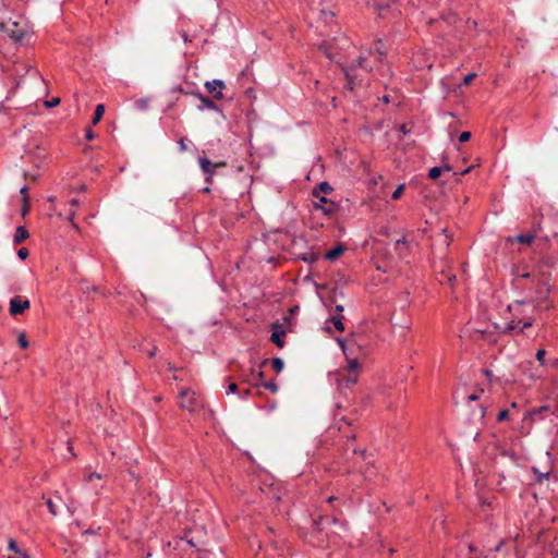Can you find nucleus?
<instances>
[{
  "instance_id": "f257e3e1",
  "label": "nucleus",
  "mask_w": 558,
  "mask_h": 558,
  "mask_svg": "<svg viewBox=\"0 0 558 558\" xmlns=\"http://www.w3.org/2000/svg\"><path fill=\"white\" fill-rule=\"evenodd\" d=\"M527 305H530V302L524 300H517L508 305V311L511 313L513 319L507 323L505 331H514L520 323H522V327L519 329V332H523L525 328L533 326L534 320L532 313L535 311L536 306L531 304V311H527L525 308Z\"/></svg>"
},
{
  "instance_id": "f03ea898",
  "label": "nucleus",
  "mask_w": 558,
  "mask_h": 558,
  "mask_svg": "<svg viewBox=\"0 0 558 558\" xmlns=\"http://www.w3.org/2000/svg\"><path fill=\"white\" fill-rule=\"evenodd\" d=\"M361 364L355 357H347V367L340 368L335 374V380L339 390L352 388L359 380Z\"/></svg>"
},
{
  "instance_id": "7ed1b4c3",
  "label": "nucleus",
  "mask_w": 558,
  "mask_h": 558,
  "mask_svg": "<svg viewBox=\"0 0 558 558\" xmlns=\"http://www.w3.org/2000/svg\"><path fill=\"white\" fill-rule=\"evenodd\" d=\"M371 71L372 66L368 65L366 58L364 56L357 57L344 69L348 88L353 90L354 86L363 81V74H368Z\"/></svg>"
},
{
  "instance_id": "20e7f679",
  "label": "nucleus",
  "mask_w": 558,
  "mask_h": 558,
  "mask_svg": "<svg viewBox=\"0 0 558 558\" xmlns=\"http://www.w3.org/2000/svg\"><path fill=\"white\" fill-rule=\"evenodd\" d=\"M198 165L205 174V182L207 184H210L213 182V178L216 173V169L225 167L226 162L221 161V162L214 163L207 157H199Z\"/></svg>"
},
{
  "instance_id": "39448f33",
  "label": "nucleus",
  "mask_w": 558,
  "mask_h": 558,
  "mask_svg": "<svg viewBox=\"0 0 558 558\" xmlns=\"http://www.w3.org/2000/svg\"><path fill=\"white\" fill-rule=\"evenodd\" d=\"M197 404V399L195 397V392L190 389H183L179 393V405L183 410H187L190 412L194 411Z\"/></svg>"
},
{
  "instance_id": "423d86ee",
  "label": "nucleus",
  "mask_w": 558,
  "mask_h": 558,
  "mask_svg": "<svg viewBox=\"0 0 558 558\" xmlns=\"http://www.w3.org/2000/svg\"><path fill=\"white\" fill-rule=\"evenodd\" d=\"M31 307V302L23 296H14L10 300L9 312L12 316L23 314Z\"/></svg>"
},
{
  "instance_id": "0eeeda50",
  "label": "nucleus",
  "mask_w": 558,
  "mask_h": 558,
  "mask_svg": "<svg viewBox=\"0 0 558 558\" xmlns=\"http://www.w3.org/2000/svg\"><path fill=\"white\" fill-rule=\"evenodd\" d=\"M205 87L208 93H210L214 98L220 99L222 98V88H225V83L221 80H213L211 82H206Z\"/></svg>"
},
{
  "instance_id": "6e6552de",
  "label": "nucleus",
  "mask_w": 558,
  "mask_h": 558,
  "mask_svg": "<svg viewBox=\"0 0 558 558\" xmlns=\"http://www.w3.org/2000/svg\"><path fill=\"white\" fill-rule=\"evenodd\" d=\"M197 98L199 99L201 104L198 105V110L203 111L205 109H209V110H213V111H217L219 113H221V109L218 107V105H216L210 98H208L207 96L201 94V93H197L196 94Z\"/></svg>"
},
{
  "instance_id": "1a4fd4ad",
  "label": "nucleus",
  "mask_w": 558,
  "mask_h": 558,
  "mask_svg": "<svg viewBox=\"0 0 558 558\" xmlns=\"http://www.w3.org/2000/svg\"><path fill=\"white\" fill-rule=\"evenodd\" d=\"M318 19L322 20L325 24H330L333 22L336 17V11L332 5L317 8Z\"/></svg>"
},
{
  "instance_id": "9d476101",
  "label": "nucleus",
  "mask_w": 558,
  "mask_h": 558,
  "mask_svg": "<svg viewBox=\"0 0 558 558\" xmlns=\"http://www.w3.org/2000/svg\"><path fill=\"white\" fill-rule=\"evenodd\" d=\"M345 251V245L342 243L337 244L331 250L327 251L325 254V259L327 260H336L339 256H341Z\"/></svg>"
},
{
  "instance_id": "9b49d317",
  "label": "nucleus",
  "mask_w": 558,
  "mask_h": 558,
  "mask_svg": "<svg viewBox=\"0 0 558 558\" xmlns=\"http://www.w3.org/2000/svg\"><path fill=\"white\" fill-rule=\"evenodd\" d=\"M28 236H29V233H28L27 229L24 226H19L15 229V233L13 236V244L17 245V244L22 243L23 241H25Z\"/></svg>"
},
{
  "instance_id": "f8f14e48",
  "label": "nucleus",
  "mask_w": 558,
  "mask_h": 558,
  "mask_svg": "<svg viewBox=\"0 0 558 558\" xmlns=\"http://www.w3.org/2000/svg\"><path fill=\"white\" fill-rule=\"evenodd\" d=\"M373 51H374V52H376V53L378 54V58H377V59H378V61H379V62H383L384 57L387 54V50H386V48H385L384 43H383L380 39H378V40L376 41V44H375V46H374V49H373V50H371V53H372Z\"/></svg>"
},
{
  "instance_id": "ddd939ff",
  "label": "nucleus",
  "mask_w": 558,
  "mask_h": 558,
  "mask_svg": "<svg viewBox=\"0 0 558 558\" xmlns=\"http://www.w3.org/2000/svg\"><path fill=\"white\" fill-rule=\"evenodd\" d=\"M344 316L342 314H336L331 316L330 322L333 324L335 328L342 332L344 331V324H343Z\"/></svg>"
},
{
  "instance_id": "4468645a",
  "label": "nucleus",
  "mask_w": 558,
  "mask_h": 558,
  "mask_svg": "<svg viewBox=\"0 0 558 558\" xmlns=\"http://www.w3.org/2000/svg\"><path fill=\"white\" fill-rule=\"evenodd\" d=\"M532 472L533 474L535 475V482L537 484H541L543 481L545 480H548L551 472L550 471H546V472H541L537 468L533 466L532 468Z\"/></svg>"
},
{
  "instance_id": "2eb2a0df",
  "label": "nucleus",
  "mask_w": 558,
  "mask_h": 558,
  "mask_svg": "<svg viewBox=\"0 0 558 558\" xmlns=\"http://www.w3.org/2000/svg\"><path fill=\"white\" fill-rule=\"evenodd\" d=\"M550 409L548 405H541L538 408H535L533 409L531 412H530V415L533 417V418H544L543 416V413L545 412H549Z\"/></svg>"
},
{
  "instance_id": "dca6fc26",
  "label": "nucleus",
  "mask_w": 558,
  "mask_h": 558,
  "mask_svg": "<svg viewBox=\"0 0 558 558\" xmlns=\"http://www.w3.org/2000/svg\"><path fill=\"white\" fill-rule=\"evenodd\" d=\"M535 239V235L531 232L519 234L514 238V240L522 244H531Z\"/></svg>"
},
{
  "instance_id": "f3484780",
  "label": "nucleus",
  "mask_w": 558,
  "mask_h": 558,
  "mask_svg": "<svg viewBox=\"0 0 558 558\" xmlns=\"http://www.w3.org/2000/svg\"><path fill=\"white\" fill-rule=\"evenodd\" d=\"M105 113V106L102 104H98L95 109L94 118H93V125H96L102 118Z\"/></svg>"
},
{
  "instance_id": "a211bd4d",
  "label": "nucleus",
  "mask_w": 558,
  "mask_h": 558,
  "mask_svg": "<svg viewBox=\"0 0 558 558\" xmlns=\"http://www.w3.org/2000/svg\"><path fill=\"white\" fill-rule=\"evenodd\" d=\"M253 386L254 387H264V388L270 390L272 393H276L278 391V385L272 380L266 381V383H254Z\"/></svg>"
},
{
  "instance_id": "6ab92c4d",
  "label": "nucleus",
  "mask_w": 558,
  "mask_h": 558,
  "mask_svg": "<svg viewBox=\"0 0 558 558\" xmlns=\"http://www.w3.org/2000/svg\"><path fill=\"white\" fill-rule=\"evenodd\" d=\"M271 546L274 547V549L280 551V556L284 555L286 549L289 550L283 541H271Z\"/></svg>"
},
{
  "instance_id": "aec40b11",
  "label": "nucleus",
  "mask_w": 558,
  "mask_h": 558,
  "mask_svg": "<svg viewBox=\"0 0 558 558\" xmlns=\"http://www.w3.org/2000/svg\"><path fill=\"white\" fill-rule=\"evenodd\" d=\"M320 203H324L325 206H320V208L323 209V211L325 214H330L332 210H333V203H329L328 199L326 197H320L319 198ZM319 207V205H317Z\"/></svg>"
},
{
  "instance_id": "412c9836",
  "label": "nucleus",
  "mask_w": 558,
  "mask_h": 558,
  "mask_svg": "<svg viewBox=\"0 0 558 558\" xmlns=\"http://www.w3.org/2000/svg\"><path fill=\"white\" fill-rule=\"evenodd\" d=\"M271 366H272V368H274L276 372H278V373H279V372H281V371H282V368H283V366H284V363H283L282 359H280V357H274V359L271 360Z\"/></svg>"
},
{
  "instance_id": "4be33fe9",
  "label": "nucleus",
  "mask_w": 558,
  "mask_h": 558,
  "mask_svg": "<svg viewBox=\"0 0 558 558\" xmlns=\"http://www.w3.org/2000/svg\"><path fill=\"white\" fill-rule=\"evenodd\" d=\"M282 335H283V331H280L279 333L272 332V335H271V341L274 343H276L279 348H282L284 344L283 340L281 339Z\"/></svg>"
},
{
  "instance_id": "5701e85b",
  "label": "nucleus",
  "mask_w": 558,
  "mask_h": 558,
  "mask_svg": "<svg viewBox=\"0 0 558 558\" xmlns=\"http://www.w3.org/2000/svg\"><path fill=\"white\" fill-rule=\"evenodd\" d=\"M441 173L442 172L440 170V167H433L428 171V178L432 180H436L437 178L440 177Z\"/></svg>"
},
{
  "instance_id": "b1692460",
  "label": "nucleus",
  "mask_w": 558,
  "mask_h": 558,
  "mask_svg": "<svg viewBox=\"0 0 558 558\" xmlns=\"http://www.w3.org/2000/svg\"><path fill=\"white\" fill-rule=\"evenodd\" d=\"M325 522H327V523H333V524H337V523H339V520H338V519H336V518H333V517H332V518H329V517L320 518V519H319V521H318V522H316V523H317L318 529H320V525H324V524H325Z\"/></svg>"
},
{
  "instance_id": "393cba45",
  "label": "nucleus",
  "mask_w": 558,
  "mask_h": 558,
  "mask_svg": "<svg viewBox=\"0 0 558 558\" xmlns=\"http://www.w3.org/2000/svg\"><path fill=\"white\" fill-rule=\"evenodd\" d=\"M46 505H47V508H48L49 512L52 515H57V513H58L57 506H56V504L53 502V500L51 498H48L46 500Z\"/></svg>"
},
{
  "instance_id": "a878e982",
  "label": "nucleus",
  "mask_w": 558,
  "mask_h": 558,
  "mask_svg": "<svg viewBox=\"0 0 558 558\" xmlns=\"http://www.w3.org/2000/svg\"><path fill=\"white\" fill-rule=\"evenodd\" d=\"M545 355H546V351L544 349H538L537 350V352H536V360L539 362L541 366H544L546 364Z\"/></svg>"
},
{
  "instance_id": "bb28decb",
  "label": "nucleus",
  "mask_w": 558,
  "mask_h": 558,
  "mask_svg": "<svg viewBox=\"0 0 558 558\" xmlns=\"http://www.w3.org/2000/svg\"><path fill=\"white\" fill-rule=\"evenodd\" d=\"M226 393L227 395L236 393L239 396V386L235 383H230L227 386Z\"/></svg>"
},
{
  "instance_id": "cd10ccee",
  "label": "nucleus",
  "mask_w": 558,
  "mask_h": 558,
  "mask_svg": "<svg viewBox=\"0 0 558 558\" xmlns=\"http://www.w3.org/2000/svg\"><path fill=\"white\" fill-rule=\"evenodd\" d=\"M403 190H404V184H399L397 186V189L393 191V193L391 195V198L392 199H398L401 196Z\"/></svg>"
},
{
  "instance_id": "c85d7f7f",
  "label": "nucleus",
  "mask_w": 558,
  "mask_h": 558,
  "mask_svg": "<svg viewBox=\"0 0 558 558\" xmlns=\"http://www.w3.org/2000/svg\"><path fill=\"white\" fill-rule=\"evenodd\" d=\"M19 344L21 348L25 349L28 347V341L26 339V336L24 333H21L17 338Z\"/></svg>"
},
{
  "instance_id": "c756f323",
  "label": "nucleus",
  "mask_w": 558,
  "mask_h": 558,
  "mask_svg": "<svg viewBox=\"0 0 558 558\" xmlns=\"http://www.w3.org/2000/svg\"><path fill=\"white\" fill-rule=\"evenodd\" d=\"M336 341H337V343L339 344V347H340L341 351L343 352V354L345 355V357H349V356H348V354H347V350H348V348H347V345H345V341H344V339H342V338H337V339H336Z\"/></svg>"
},
{
  "instance_id": "7c9ffc66",
  "label": "nucleus",
  "mask_w": 558,
  "mask_h": 558,
  "mask_svg": "<svg viewBox=\"0 0 558 558\" xmlns=\"http://www.w3.org/2000/svg\"><path fill=\"white\" fill-rule=\"evenodd\" d=\"M28 250L25 247H22L17 251V257L22 260L26 259L28 257Z\"/></svg>"
},
{
  "instance_id": "2f4dec72",
  "label": "nucleus",
  "mask_w": 558,
  "mask_h": 558,
  "mask_svg": "<svg viewBox=\"0 0 558 558\" xmlns=\"http://www.w3.org/2000/svg\"><path fill=\"white\" fill-rule=\"evenodd\" d=\"M251 376L252 378H256L257 380L255 383H262V378L264 377V373L262 371H258L255 373L254 369H251Z\"/></svg>"
},
{
  "instance_id": "473e14b6",
  "label": "nucleus",
  "mask_w": 558,
  "mask_h": 558,
  "mask_svg": "<svg viewBox=\"0 0 558 558\" xmlns=\"http://www.w3.org/2000/svg\"><path fill=\"white\" fill-rule=\"evenodd\" d=\"M250 395H251V389L247 388V389H244V390H239V396L238 397L241 400H246Z\"/></svg>"
},
{
  "instance_id": "72a5a7b5",
  "label": "nucleus",
  "mask_w": 558,
  "mask_h": 558,
  "mask_svg": "<svg viewBox=\"0 0 558 558\" xmlns=\"http://www.w3.org/2000/svg\"><path fill=\"white\" fill-rule=\"evenodd\" d=\"M471 138V132L464 131L459 136V142L464 143L468 142Z\"/></svg>"
},
{
  "instance_id": "f704fd0d",
  "label": "nucleus",
  "mask_w": 558,
  "mask_h": 558,
  "mask_svg": "<svg viewBox=\"0 0 558 558\" xmlns=\"http://www.w3.org/2000/svg\"><path fill=\"white\" fill-rule=\"evenodd\" d=\"M8 549H9V550H12V551H14V553H16V549H20V548L17 547V543L15 542V539H13V538H10V539H9V542H8Z\"/></svg>"
},
{
  "instance_id": "c9c22d12",
  "label": "nucleus",
  "mask_w": 558,
  "mask_h": 558,
  "mask_svg": "<svg viewBox=\"0 0 558 558\" xmlns=\"http://www.w3.org/2000/svg\"><path fill=\"white\" fill-rule=\"evenodd\" d=\"M8 558H29V556L25 551H22L21 549H16L15 555L9 556Z\"/></svg>"
},
{
  "instance_id": "e433bc0d",
  "label": "nucleus",
  "mask_w": 558,
  "mask_h": 558,
  "mask_svg": "<svg viewBox=\"0 0 558 558\" xmlns=\"http://www.w3.org/2000/svg\"><path fill=\"white\" fill-rule=\"evenodd\" d=\"M319 189H320V191H323V192H325V193H329V192H331V191H332V187H331V186L329 185V183H327V182H322V183L319 184Z\"/></svg>"
},
{
  "instance_id": "4c0bfd02",
  "label": "nucleus",
  "mask_w": 558,
  "mask_h": 558,
  "mask_svg": "<svg viewBox=\"0 0 558 558\" xmlns=\"http://www.w3.org/2000/svg\"><path fill=\"white\" fill-rule=\"evenodd\" d=\"M508 416H509V411H508V410H506V409H504V410H501V411L498 413L497 420H498V421H504V420L508 418Z\"/></svg>"
},
{
  "instance_id": "58836bf2",
  "label": "nucleus",
  "mask_w": 558,
  "mask_h": 558,
  "mask_svg": "<svg viewBox=\"0 0 558 558\" xmlns=\"http://www.w3.org/2000/svg\"><path fill=\"white\" fill-rule=\"evenodd\" d=\"M475 75H476L475 73H469V74H466V75L463 77V84H464V85H469V84L472 82V80L475 77Z\"/></svg>"
},
{
  "instance_id": "ea45409f",
  "label": "nucleus",
  "mask_w": 558,
  "mask_h": 558,
  "mask_svg": "<svg viewBox=\"0 0 558 558\" xmlns=\"http://www.w3.org/2000/svg\"><path fill=\"white\" fill-rule=\"evenodd\" d=\"M27 190H28V189H27V186H26V185L22 186V187H21V190H20V193H21V195H22V197H23V202H24V203H27V199H28V196H27Z\"/></svg>"
},
{
  "instance_id": "a19ab883",
  "label": "nucleus",
  "mask_w": 558,
  "mask_h": 558,
  "mask_svg": "<svg viewBox=\"0 0 558 558\" xmlns=\"http://www.w3.org/2000/svg\"><path fill=\"white\" fill-rule=\"evenodd\" d=\"M101 475L99 473H96V472H92L89 474L86 475V481L87 482H90L93 481L94 478H100Z\"/></svg>"
},
{
  "instance_id": "79ce46f5",
  "label": "nucleus",
  "mask_w": 558,
  "mask_h": 558,
  "mask_svg": "<svg viewBox=\"0 0 558 558\" xmlns=\"http://www.w3.org/2000/svg\"><path fill=\"white\" fill-rule=\"evenodd\" d=\"M11 37L14 38L16 41H21L24 37V34L22 32H12Z\"/></svg>"
},
{
  "instance_id": "37998d69",
  "label": "nucleus",
  "mask_w": 558,
  "mask_h": 558,
  "mask_svg": "<svg viewBox=\"0 0 558 558\" xmlns=\"http://www.w3.org/2000/svg\"><path fill=\"white\" fill-rule=\"evenodd\" d=\"M94 137H95V133L93 132V130L90 128L87 129L86 133H85V138L87 141H92Z\"/></svg>"
},
{
  "instance_id": "c03bdc74",
  "label": "nucleus",
  "mask_w": 558,
  "mask_h": 558,
  "mask_svg": "<svg viewBox=\"0 0 558 558\" xmlns=\"http://www.w3.org/2000/svg\"><path fill=\"white\" fill-rule=\"evenodd\" d=\"M59 102H60V99H59V98H52L50 101H47V102H46V106H47L48 108H51V107L57 106Z\"/></svg>"
},
{
  "instance_id": "a18cd8bd",
  "label": "nucleus",
  "mask_w": 558,
  "mask_h": 558,
  "mask_svg": "<svg viewBox=\"0 0 558 558\" xmlns=\"http://www.w3.org/2000/svg\"><path fill=\"white\" fill-rule=\"evenodd\" d=\"M527 376H529V378H531V379H533V380L539 379V378L542 377V375H541V374H538L536 371H534V372H530V373L527 374Z\"/></svg>"
},
{
  "instance_id": "49530a36",
  "label": "nucleus",
  "mask_w": 558,
  "mask_h": 558,
  "mask_svg": "<svg viewBox=\"0 0 558 558\" xmlns=\"http://www.w3.org/2000/svg\"><path fill=\"white\" fill-rule=\"evenodd\" d=\"M179 147H180V150H181V151H185V150L187 149V145H186V143H185V140H184V138H181V140L179 141Z\"/></svg>"
},
{
  "instance_id": "de8ad7c7",
  "label": "nucleus",
  "mask_w": 558,
  "mask_h": 558,
  "mask_svg": "<svg viewBox=\"0 0 558 558\" xmlns=\"http://www.w3.org/2000/svg\"><path fill=\"white\" fill-rule=\"evenodd\" d=\"M156 353H157V347L156 345H151V348L147 350V354L150 357L155 356Z\"/></svg>"
},
{
  "instance_id": "09e8293b",
  "label": "nucleus",
  "mask_w": 558,
  "mask_h": 558,
  "mask_svg": "<svg viewBox=\"0 0 558 558\" xmlns=\"http://www.w3.org/2000/svg\"><path fill=\"white\" fill-rule=\"evenodd\" d=\"M440 167V170L441 172H450L452 170V167L448 163H445L442 166H439Z\"/></svg>"
},
{
  "instance_id": "8fccbe9b",
  "label": "nucleus",
  "mask_w": 558,
  "mask_h": 558,
  "mask_svg": "<svg viewBox=\"0 0 558 558\" xmlns=\"http://www.w3.org/2000/svg\"><path fill=\"white\" fill-rule=\"evenodd\" d=\"M251 377H252L251 374L250 375H245V376H243L242 381L243 383H248V384L253 385L254 384V379H251Z\"/></svg>"
},
{
  "instance_id": "3c124183",
  "label": "nucleus",
  "mask_w": 558,
  "mask_h": 558,
  "mask_svg": "<svg viewBox=\"0 0 558 558\" xmlns=\"http://www.w3.org/2000/svg\"><path fill=\"white\" fill-rule=\"evenodd\" d=\"M478 398H480V396H478L477 393H472V395H470V396H468V397H466V400H468L469 402H471V401H475V400H477Z\"/></svg>"
},
{
  "instance_id": "603ef678",
  "label": "nucleus",
  "mask_w": 558,
  "mask_h": 558,
  "mask_svg": "<svg viewBox=\"0 0 558 558\" xmlns=\"http://www.w3.org/2000/svg\"><path fill=\"white\" fill-rule=\"evenodd\" d=\"M471 169H472V167H469V168L461 170L460 172H456L454 174L464 175V174L469 173L471 171Z\"/></svg>"
},
{
  "instance_id": "864d4df0",
  "label": "nucleus",
  "mask_w": 558,
  "mask_h": 558,
  "mask_svg": "<svg viewBox=\"0 0 558 558\" xmlns=\"http://www.w3.org/2000/svg\"><path fill=\"white\" fill-rule=\"evenodd\" d=\"M37 150H38V155H37L38 158H44L46 156V153L43 148L37 147Z\"/></svg>"
},
{
  "instance_id": "5fc2aeb1",
  "label": "nucleus",
  "mask_w": 558,
  "mask_h": 558,
  "mask_svg": "<svg viewBox=\"0 0 558 558\" xmlns=\"http://www.w3.org/2000/svg\"><path fill=\"white\" fill-rule=\"evenodd\" d=\"M181 37H182V39H183V41H184L185 44L190 41V39H189V35H187L185 32H182V33H181Z\"/></svg>"
},
{
  "instance_id": "6e6d98bb",
  "label": "nucleus",
  "mask_w": 558,
  "mask_h": 558,
  "mask_svg": "<svg viewBox=\"0 0 558 558\" xmlns=\"http://www.w3.org/2000/svg\"><path fill=\"white\" fill-rule=\"evenodd\" d=\"M69 221L72 223V226H73L75 229H77V226H76V225H75V222H74V213H72V214L70 215V217H69Z\"/></svg>"
},
{
  "instance_id": "4d7b16f0",
  "label": "nucleus",
  "mask_w": 558,
  "mask_h": 558,
  "mask_svg": "<svg viewBox=\"0 0 558 558\" xmlns=\"http://www.w3.org/2000/svg\"><path fill=\"white\" fill-rule=\"evenodd\" d=\"M397 244H403V245H407V244H408L407 238H405V236H402V239H399V240L397 241Z\"/></svg>"
},
{
  "instance_id": "13d9d810",
  "label": "nucleus",
  "mask_w": 558,
  "mask_h": 558,
  "mask_svg": "<svg viewBox=\"0 0 558 558\" xmlns=\"http://www.w3.org/2000/svg\"><path fill=\"white\" fill-rule=\"evenodd\" d=\"M335 310H336L337 314H341L343 312V306L338 304V305H336Z\"/></svg>"
},
{
  "instance_id": "bf43d9fd",
  "label": "nucleus",
  "mask_w": 558,
  "mask_h": 558,
  "mask_svg": "<svg viewBox=\"0 0 558 558\" xmlns=\"http://www.w3.org/2000/svg\"><path fill=\"white\" fill-rule=\"evenodd\" d=\"M504 544H505V542H504V541H500V542L497 544V546H496V548H495V551H499V550L502 548Z\"/></svg>"
},
{
  "instance_id": "052dcab7",
  "label": "nucleus",
  "mask_w": 558,
  "mask_h": 558,
  "mask_svg": "<svg viewBox=\"0 0 558 558\" xmlns=\"http://www.w3.org/2000/svg\"><path fill=\"white\" fill-rule=\"evenodd\" d=\"M519 277L522 278V279H529L531 277V274L530 272H523Z\"/></svg>"
},
{
  "instance_id": "680f3d73",
  "label": "nucleus",
  "mask_w": 558,
  "mask_h": 558,
  "mask_svg": "<svg viewBox=\"0 0 558 558\" xmlns=\"http://www.w3.org/2000/svg\"><path fill=\"white\" fill-rule=\"evenodd\" d=\"M28 211L27 203H24V206L22 208V214L25 215Z\"/></svg>"
},
{
  "instance_id": "e2e57ef3",
  "label": "nucleus",
  "mask_w": 558,
  "mask_h": 558,
  "mask_svg": "<svg viewBox=\"0 0 558 558\" xmlns=\"http://www.w3.org/2000/svg\"><path fill=\"white\" fill-rule=\"evenodd\" d=\"M70 203L72 206H76L78 204V201L76 198H73Z\"/></svg>"
},
{
  "instance_id": "0e129e2a",
  "label": "nucleus",
  "mask_w": 558,
  "mask_h": 558,
  "mask_svg": "<svg viewBox=\"0 0 558 558\" xmlns=\"http://www.w3.org/2000/svg\"><path fill=\"white\" fill-rule=\"evenodd\" d=\"M333 500H336V497H335V496H330V497H328V498H327V501H328V502H332Z\"/></svg>"
},
{
  "instance_id": "69168bd1",
  "label": "nucleus",
  "mask_w": 558,
  "mask_h": 558,
  "mask_svg": "<svg viewBox=\"0 0 558 558\" xmlns=\"http://www.w3.org/2000/svg\"><path fill=\"white\" fill-rule=\"evenodd\" d=\"M203 192H204V193H209V192H210V187H209V186L204 187V189H203Z\"/></svg>"
},
{
  "instance_id": "338daca9",
  "label": "nucleus",
  "mask_w": 558,
  "mask_h": 558,
  "mask_svg": "<svg viewBox=\"0 0 558 558\" xmlns=\"http://www.w3.org/2000/svg\"><path fill=\"white\" fill-rule=\"evenodd\" d=\"M325 53H326V56H327L328 58H330V59L332 58V56H331V53L329 52V50H328V49H326V50H325Z\"/></svg>"
},
{
  "instance_id": "774afa93",
  "label": "nucleus",
  "mask_w": 558,
  "mask_h": 558,
  "mask_svg": "<svg viewBox=\"0 0 558 558\" xmlns=\"http://www.w3.org/2000/svg\"><path fill=\"white\" fill-rule=\"evenodd\" d=\"M187 544H189L190 546H192V547H194V546H195V544L193 543V541H192V539H189V541H187Z\"/></svg>"
}]
</instances>
